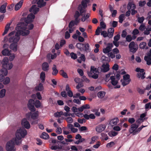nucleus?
<instances>
[{"mask_svg":"<svg viewBox=\"0 0 151 151\" xmlns=\"http://www.w3.org/2000/svg\"><path fill=\"white\" fill-rule=\"evenodd\" d=\"M147 43L145 42H141L139 45V47L141 49H147L148 48L147 46H146Z\"/></svg>","mask_w":151,"mask_h":151,"instance_id":"nucleus-29","label":"nucleus"},{"mask_svg":"<svg viewBox=\"0 0 151 151\" xmlns=\"http://www.w3.org/2000/svg\"><path fill=\"white\" fill-rule=\"evenodd\" d=\"M128 122L131 124H133L135 121V119L133 118H129L128 119Z\"/></svg>","mask_w":151,"mask_h":151,"instance_id":"nucleus-59","label":"nucleus"},{"mask_svg":"<svg viewBox=\"0 0 151 151\" xmlns=\"http://www.w3.org/2000/svg\"><path fill=\"white\" fill-rule=\"evenodd\" d=\"M35 106L38 108L40 107L41 104L40 101L38 100H36L35 101L32 99H30L27 104L29 110L31 111H35L36 109L34 107Z\"/></svg>","mask_w":151,"mask_h":151,"instance_id":"nucleus-3","label":"nucleus"},{"mask_svg":"<svg viewBox=\"0 0 151 151\" xmlns=\"http://www.w3.org/2000/svg\"><path fill=\"white\" fill-rule=\"evenodd\" d=\"M145 72L142 73H138L137 74V77L139 78H140L141 79H143L145 78Z\"/></svg>","mask_w":151,"mask_h":151,"instance_id":"nucleus-41","label":"nucleus"},{"mask_svg":"<svg viewBox=\"0 0 151 151\" xmlns=\"http://www.w3.org/2000/svg\"><path fill=\"white\" fill-rule=\"evenodd\" d=\"M6 90L4 89L1 90L0 92V97L1 98L4 97L5 94Z\"/></svg>","mask_w":151,"mask_h":151,"instance_id":"nucleus-43","label":"nucleus"},{"mask_svg":"<svg viewBox=\"0 0 151 151\" xmlns=\"http://www.w3.org/2000/svg\"><path fill=\"white\" fill-rule=\"evenodd\" d=\"M129 48L130 51L133 53L135 52L137 50L138 48V46L136 45L134 42H131L129 45Z\"/></svg>","mask_w":151,"mask_h":151,"instance_id":"nucleus-11","label":"nucleus"},{"mask_svg":"<svg viewBox=\"0 0 151 151\" xmlns=\"http://www.w3.org/2000/svg\"><path fill=\"white\" fill-rule=\"evenodd\" d=\"M90 0H83L78 7V9H86L88 6L90 5Z\"/></svg>","mask_w":151,"mask_h":151,"instance_id":"nucleus-9","label":"nucleus"},{"mask_svg":"<svg viewBox=\"0 0 151 151\" xmlns=\"http://www.w3.org/2000/svg\"><path fill=\"white\" fill-rule=\"evenodd\" d=\"M101 143L100 142L98 141L96 144L93 146V147L95 149H98L101 145Z\"/></svg>","mask_w":151,"mask_h":151,"instance_id":"nucleus-49","label":"nucleus"},{"mask_svg":"<svg viewBox=\"0 0 151 151\" xmlns=\"http://www.w3.org/2000/svg\"><path fill=\"white\" fill-rule=\"evenodd\" d=\"M127 9H135L136 6L133 1L129 2L127 5Z\"/></svg>","mask_w":151,"mask_h":151,"instance_id":"nucleus-19","label":"nucleus"},{"mask_svg":"<svg viewBox=\"0 0 151 151\" xmlns=\"http://www.w3.org/2000/svg\"><path fill=\"white\" fill-rule=\"evenodd\" d=\"M37 6L39 7H42L45 6L46 2L44 1L43 0H39L37 2Z\"/></svg>","mask_w":151,"mask_h":151,"instance_id":"nucleus-24","label":"nucleus"},{"mask_svg":"<svg viewBox=\"0 0 151 151\" xmlns=\"http://www.w3.org/2000/svg\"><path fill=\"white\" fill-rule=\"evenodd\" d=\"M42 70L44 71H47L49 70V65L47 63H43L42 64Z\"/></svg>","mask_w":151,"mask_h":151,"instance_id":"nucleus-25","label":"nucleus"},{"mask_svg":"<svg viewBox=\"0 0 151 151\" xmlns=\"http://www.w3.org/2000/svg\"><path fill=\"white\" fill-rule=\"evenodd\" d=\"M7 70L8 69L6 68H3L0 70L1 74L5 76H7L8 73Z\"/></svg>","mask_w":151,"mask_h":151,"instance_id":"nucleus-32","label":"nucleus"},{"mask_svg":"<svg viewBox=\"0 0 151 151\" xmlns=\"http://www.w3.org/2000/svg\"><path fill=\"white\" fill-rule=\"evenodd\" d=\"M125 15L124 14H122L120 15L119 17V22L120 23H122L124 20Z\"/></svg>","mask_w":151,"mask_h":151,"instance_id":"nucleus-40","label":"nucleus"},{"mask_svg":"<svg viewBox=\"0 0 151 151\" xmlns=\"http://www.w3.org/2000/svg\"><path fill=\"white\" fill-rule=\"evenodd\" d=\"M10 81V79L8 77H6L4 78L3 81V83L4 85H6L9 84Z\"/></svg>","mask_w":151,"mask_h":151,"instance_id":"nucleus-42","label":"nucleus"},{"mask_svg":"<svg viewBox=\"0 0 151 151\" xmlns=\"http://www.w3.org/2000/svg\"><path fill=\"white\" fill-rule=\"evenodd\" d=\"M144 69H140V68H136L135 71L137 72H139V73H144Z\"/></svg>","mask_w":151,"mask_h":151,"instance_id":"nucleus-56","label":"nucleus"},{"mask_svg":"<svg viewBox=\"0 0 151 151\" xmlns=\"http://www.w3.org/2000/svg\"><path fill=\"white\" fill-rule=\"evenodd\" d=\"M83 117L86 119L88 120L90 119H94L95 118L96 116L93 114H91L89 115L85 114L83 116Z\"/></svg>","mask_w":151,"mask_h":151,"instance_id":"nucleus-20","label":"nucleus"},{"mask_svg":"<svg viewBox=\"0 0 151 151\" xmlns=\"http://www.w3.org/2000/svg\"><path fill=\"white\" fill-rule=\"evenodd\" d=\"M99 68H98L97 70V68H95L94 66H91V67L90 71L88 72V74L89 76L91 77L94 79H97L98 78L99 76L96 73L98 72H98V70Z\"/></svg>","mask_w":151,"mask_h":151,"instance_id":"nucleus-4","label":"nucleus"},{"mask_svg":"<svg viewBox=\"0 0 151 151\" xmlns=\"http://www.w3.org/2000/svg\"><path fill=\"white\" fill-rule=\"evenodd\" d=\"M21 124L23 127L27 129H29L30 127V125L29 122L25 118H24L22 120Z\"/></svg>","mask_w":151,"mask_h":151,"instance_id":"nucleus-14","label":"nucleus"},{"mask_svg":"<svg viewBox=\"0 0 151 151\" xmlns=\"http://www.w3.org/2000/svg\"><path fill=\"white\" fill-rule=\"evenodd\" d=\"M85 12L83 13V14L82 16V17L81 18V21L83 22H85L86 20L88 19L90 16V14H88L86 15H84V14L86 12V10H84Z\"/></svg>","mask_w":151,"mask_h":151,"instance_id":"nucleus-31","label":"nucleus"},{"mask_svg":"<svg viewBox=\"0 0 151 151\" xmlns=\"http://www.w3.org/2000/svg\"><path fill=\"white\" fill-rule=\"evenodd\" d=\"M9 48L13 52L17 50V43H12L9 45Z\"/></svg>","mask_w":151,"mask_h":151,"instance_id":"nucleus-18","label":"nucleus"},{"mask_svg":"<svg viewBox=\"0 0 151 151\" xmlns=\"http://www.w3.org/2000/svg\"><path fill=\"white\" fill-rule=\"evenodd\" d=\"M145 19V18L144 17H139L138 18V21L140 23H142Z\"/></svg>","mask_w":151,"mask_h":151,"instance_id":"nucleus-57","label":"nucleus"},{"mask_svg":"<svg viewBox=\"0 0 151 151\" xmlns=\"http://www.w3.org/2000/svg\"><path fill=\"white\" fill-rule=\"evenodd\" d=\"M101 59L103 61L109 62L110 61V59L109 57H106L105 55H103L101 57Z\"/></svg>","mask_w":151,"mask_h":151,"instance_id":"nucleus-48","label":"nucleus"},{"mask_svg":"<svg viewBox=\"0 0 151 151\" xmlns=\"http://www.w3.org/2000/svg\"><path fill=\"white\" fill-rule=\"evenodd\" d=\"M90 108V105L88 104H86L83 105L81 107L78 108V111L82 112L84 109H89Z\"/></svg>","mask_w":151,"mask_h":151,"instance_id":"nucleus-21","label":"nucleus"},{"mask_svg":"<svg viewBox=\"0 0 151 151\" xmlns=\"http://www.w3.org/2000/svg\"><path fill=\"white\" fill-rule=\"evenodd\" d=\"M132 40V37L131 35H128L126 37V41L129 42H130Z\"/></svg>","mask_w":151,"mask_h":151,"instance_id":"nucleus-52","label":"nucleus"},{"mask_svg":"<svg viewBox=\"0 0 151 151\" xmlns=\"http://www.w3.org/2000/svg\"><path fill=\"white\" fill-rule=\"evenodd\" d=\"M10 52L8 49L6 48L2 50L1 53L4 56H9L11 54Z\"/></svg>","mask_w":151,"mask_h":151,"instance_id":"nucleus-23","label":"nucleus"},{"mask_svg":"<svg viewBox=\"0 0 151 151\" xmlns=\"http://www.w3.org/2000/svg\"><path fill=\"white\" fill-rule=\"evenodd\" d=\"M111 50H110L109 47L107 46L106 48L103 49V52L105 53L108 54Z\"/></svg>","mask_w":151,"mask_h":151,"instance_id":"nucleus-46","label":"nucleus"},{"mask_svg":"<svg viewBox=\"0 0 151 151\" xmlns=\"http://www.w3.org/2000/svg\"><path fill=\"white\" fill-rule=\"evenodd\" d=\"M27 130L24 128H20L18 129L16 133V136L22 138H24L27 134Z\"/></svg>","mask_w":151,"mask_h":151,"instance_id":"nucleus-7","label":"nucleus"},{"mask_svg":"<svg viewBox=\"0 0 151 151\" xmlns=\"http://www.w3.org/2000/svg\"><path fill=\"white\" fill-rule=\"evenodd\" d=\"M149 108L150 109H151V103L150 102L146 104L145 106V109H148Z\"/></svg>","mask_w":151,"mask_h":151,"instance_id":"nucleus-60","label":"nucleus"},{"mask_svg":"<svg viewBox=\"0 0 151 151\" xmlns=\"http://www.w3.org/2000/svg\"><path fill=\"white\" fill-rule=\"evenodd\" d=\"M63 112L62 111H60V112H57L54 114V116L56 117H59L61 115H63Z\"/></svg>","mask_w":151,"mask_h":151,"instance_id":"nucleus-47","label":"nucleus"},{"mask_svg":"<svg viewBox=\"0 0 151 151\" xmlns=\"http://www.w3.org/2000/svg\"><path fill=\"white\" fill-rule=\"evenodd\" d=\"M83 46H84L83 48V50H84L85 52H88L90 51V46L88 43H87L86 44H84Z\"/></svg>","mask_w":151,"mask_h":151,"instance_id":"nucleus-30","label":"nucleus"},{"mask_svg":"<svg viewBox=\"0 0 151 151\" xmlns=\"http://www.w3.org/2000/svg\"><path fill=\"white\" fill-rule=\"evenodd\" d=\"M114 145V142H111L107 144L106 147L108 148H110L112 147Z\"/></svg>","mask_w":151,"mask_h":151,"instance_id":"nucleus-58","label":"nucleus"},{"mask_svg":"<svg viewBox=\"0 0 151 151\" xmlns=\"http://www.w3.org/2000/svg\"><path fill=\"white\" fill-rule=\"evenodd\" d=\"M84 44L81 43H77L76 45L77 48H78L80 50V51H82L83 50V46Z\"/></svg>","mask_w":151,"mask_h":151,"instance_id":"nucleus-34","label":"nucleus"},{"mask_svg":"<svg viewBox=\"0 0 151 151\" xmlns=\"http://www.w3.org/2000/svg\"><path fill=\"white\" fill-rule=\"evenodd\" d=\"M101 31V29L99 27H98L95 31V34L96 35H99L100 34V32Z\"/></svg>","mask_w":151,"mask_h":151,"instance_id":"nucleus-55","label":"nucleus"},{"mask_svg":"<svg viewBox=\"0 0 151 151\" xmlns=\"http://www.w3.org/2000/svg\"><path fill=\"white\" fill-rule=\"evenodd\" d=\"M52 74L53 76L56 75L58 72V70L57 69L56 65H53V67L52 68Z\"/></svg>","mask_w":151,"mask_h":151,"instance_id":"nucleus-28","label":"nucleus"},{"mask_svg":"<svg viewBox=\"0 0 151 151\" xmlns=\"http://www.w3.org/2000/svg\"><path fill=\"white\" fill-rule=\"evenodd\" d=\"M70 56L72 58L76 59L77 58V55L76 54L72 52L70 54Z\"/></svg>","mask_w":151,"mask_h":151,"instance_id":"nucleus-53","label":"nucleus"},{"mask_svg":"<svg viewBox=\"0 0 151 151\" xmlns=\"http://www.w3.org/2000/svg\"><path fill=\"white\" fill-rule=\"evenodd\" d=\"M84 11V10H77L76 11L74 15L75 20L71 21L70 22L68 26L69 28L72 27L75 24L77 25L79 22L80 20L78 18L80 15H83V13L85 12Z\"/></svg>","mask_w":151,"mask_h":151,"instance_id":"nucleus-2","label":"nucleus"},{"mask_svg":"<svg viewBox=\"0 0 151 151\" xmlns=\"http://www.w3.org/2000/svg\"><path fill=\"white\" fill-rule=\"evenodd\" d=\"M38 116V111H36L32 114L31 112H30L26 114V117L28 120H30L31 118L33 119H37Z\"/></svg>","mask_w":151,"mask_h":151,"instance_id":"nucleus-10","label":"nucleus"},{"mask_svg":"<svg viewBox=\"0 0 151 151\" xmlns=\"http://www.w3.org/2000/svg\"><path fill=\"white\" fill-rule=\"evenodd\" d=\"M35 90L36 91H41L43 89V85L42 84L40 83L38 86H37L35 87Z\"/></svg>","mask_w":151,"mask_h":151,"instance_id":"nucleus-33","label":"nucleus"},{"mask_svg":"<svg viewBox=\"0 0 151 151\" xmlns=\"http://www.w3.org/2000/svg\"><path fill=\"white\" fill-rule=\"evenodd\" d=\"M22 138L20 137H18L16 136V137L13 138L11 140L15 143V144L17 145H20L22 144Z\"/></svg>","mask_w":151,"mask_h":151,"instance_id":"nucleus-15","label":"nucleus"},{"mask_svg":"<svg viewBox=\"0 0 151 151\" xmlns=\"http://www.w3.org/2000/svg\"><path fill=\"white\" fill-rule=\"evenodd\" d=\"M146 4V1H140L139 3V5L140 6H143Z\"/></svg>","mask_w":151,"mask_h":151,"instance_id":"nucleus-64","label":"nucleus"},{"mask_svg":"<svg viewBox=\"0 0 151 151\" xmlns=\"http://www.w3.org/2000/svg\"><path fill=\"white\" fill-rule=\"evenodd\" d=\"M139 126V124H133L130 126V127L129 129V132L130 134H132L133 135H135L139 133V131L138 129Z\"/></svg>","mask_w":151,"mask_h":151,"instance_id":"nucleus-6","label":"nucleus"},{"mask_svg":"<svg viewBox=\"0 0 151 151\" xmlns=\"http://www.w3.org/2000/svg\"><path fill=\"white\" fill-rule=\"evenodd\" d=\"M109 57H111V58H115V56L114 54L112 52L109 53L107 54Z\"/></svg>","mask_w":151,"mask_h":151,"instance_id":"nucleus-61","label":"nucleus"},{"mask_svg":"<svg viewBox=\"0 0 151 151\" xmlns=\"http://www.w3.org/2000/svg\"><path fill=\"white\" fill-rule=\"evenodd\" d=\"M99 139V137L97 136H95L91 138V141L89 143L90 144H93Z\"/></svg>","mask_w":151,"mask_h":151,"instance_id":"nucleus-35","label":"nucleus"},{"mask_svg":"<svg viewBox=\"0 0 151 151\" xmlns=\"http://www.w3.org/2000/svg\"><path fill=\"white\" fill-rule=\"evenodd\" d=\"M40 77L41 80L42 81V82H43L45 81V74L44 72L42 71L40 75Z\"/></svg>","mask_w":151,"mask_h":151,"instance_id":"nucleus-44","label":"nucleus"},{"mask_svg":"<svg viewBox=\"0 0 151 151\" xmlns=\"http://www.w3.org/2000/svg\"><path fill=\"white\" fill-rule=\"evenodd\" d=\"M110 79L111 81V83L113 85L115 86L117 85L115 87V88H119L120 87V85H117L118 83V80L117 79L116 80L115 76H111L110 77Z\"/></svg>","mask_w":151,"mask_h":151,"instance_id":"nucleus-12","label":"nucleus"},{"mask_svg":"<svg viewBox=\"0 0 151 151\" xmlns=\"http://www.w3.org/2000/svg\"><path fill=\"white\" fill-rule=\"evenodd\" d=\"M24 0H21L15 6L14 9H19L22 7Z\"/></svg>","mask_w":151,"mask_h":151,"instance_id":"nucleus-26","label":"nucleus"},{"mask_svg":"<svg viewBox=\"0 0 151 151\" xmlns=\"http://www.w3.org/2000/svg\"><path fill=\"white\" fill-rule=\"evenodd\" d=\"M1 63L2 68H6L8 70L11 69L13 66L12 63L9 62L8 58L7 57H5L2 60Z\"/></svg>","mask_w":151,"mask_h":151,"instance_id":"nucleus-5","label":"nucleus"},{"mask_svg":"<svg viewBox=\"0 0 151 151\" xmlns=\"http://www.w3.org/2000/svg\"><path fill=\"white\" fill-rule=\"evenodd\" d=\"M119 121V119L117 118H114L110 121V124L111 126H113L116 125Z\"/></svg>","mask_w":151,"mask_h":151,"instance_id":"nucleus-22","label":"nucleus"},{"mask_svg":"<svg viewBox=\"0 0 151 151\" xmlns=\"http://www.w3.org/2000/svg\"><path fill=\"white\" fill-rule=\"evenodd\" d=\"M15 55L14 54H12L9 57V60L10 61H12L14 59Z\"/></svg>","mask_w":151,"mask_h":151,"instance_id":"nucleus-63","label":"nucleus"},{"mask_svg":"<svg viewBox=\"0 0 151 151\" xmlns=\"http://www.w3.org/2000/svg\"><path fill=\"white\" fill-rule=\"evenodd\" d=\"M106 128V126L104 124H100L96 127V130L98 132H101L103 131Z\"/></svg>","mask_w":151,"mask_h":151,"instance_id":"nucleus-17","label":"nucleus"},{"mask_svg":"<svg viewBox=\"0 0 151 151\" xmlns=\"http://www.w3.org/2000/svg\"><path fill=\"white\" fill-rule=\"evenodd\" d=\"M59 73L64 78H68V75L63 70H61L59 71Z\"/></svg>","mask_w":151,"mask_h":151,"instance_id":"nucleus-36","label":"nucleus"},{"mask_svg":"<svg viewBox=\"0 0 151 151\" xmlns=\"http://www.w3.org/2000/svg\"><path fill=\"white\" fill-rule=\"evenodd\" d=\"M7 3L6 2L1 6L0 7V9H6Z\"/></svg>","mask_w":151,"mask_h":151,"instance_id":"nucleus-54","label":"nucleus"},{"mask_svg":"<svg viewBox=\"0 0 151 151\" xmlns=\"http://www.w3.org/2000/svg\"><path fill=\"white\" fill-rule=\"evenodd\" d=\"M65 120L69 123H72L73 122V119L71 117H68L65 118Z\"/></svg>","mask_w":151,"mask_h":151,"instance_id":"nucleus-51","label":"nucleus"},{"mask_svg":"<svg viewBox=\"0 0 151 151\" xmlns=\"http://www.w3.org/2000/svg\"><path fill=\"white\" fill-rule=\"evenodd\" d=\"M144 59L147 62V64L150 65L151 64V48L149 52L147 54V55L145 56Z\"/></svg>","mask_w":151,"mask_h":151,"instance_id":"nucleus-13","label":"nucleus"},{"mask_svg":"<svg viewBox=\"0 0 151 151\" xmlns=\"http://www.w3.org/2000/svg\"><path fill=\"white\" fill-rule=\"evenodd\" d=\"M105 92L104 91H99L97 94L98 96L100 98H103L105 95Z\"/></svg>","mask_w":151,"mask_h":151,"instance_id":"nucleus-39","label":"nucleus"},{"mask_svg":"<svg viewBox=\"0 0 151 151\" xmlns=\"http://www.w3.org/2000/svg\"><path fill=\"white\" fill-rule=\"evenodd\" d=\"M122 82V84L123 86L128 84L130 82V80H125L123 79V80H121V81Z\"/></svg>","mask_w":151,"mask_h":151,"instance_id":"nucleus-38","label":"nucleus"},{"mask_svg":"<svg viewBox=\"0 0 151 151\" xmlns=\"http://www.w3.org/2000/svg\"><path fill=\"white\" fill-rule=\"evenodd\" d=\"M35 17L34 15L32 13L28 15L27 18L25 19V22L26 23L24 26H21L20 30L18 31L16 33L14 32L13 31L9 34V36L10 37L8 40L9 42L17 43L20 38V35L24 36L28 35L29 33V31L28 30H26L27 28V23L32 22Z\"/></svg>","mask_w":151,"mask_h":151,"instance_id":"nucleus-1","label":"nucleus"},{"mask_svg":"<svg viewBox=\"0 0 151 151\" xmlns=\"http://www.w3.org/2000/svg\"><path fill=\"white\" fill-rule=\"evenodd\" d=\"M11 23L12 22H11L10 23H8L6 24V26L5 27L4 31L2 34V35L3 36H4L7 33L9 29V28H10V25L11 24Z\"/></svg>","mask_w":151,"mask_h":151,"instance_id":"nucleus-27","label":"nucleus"},{"mask_svg":"<svg viewBox=\"0 0 151 151\" xmlns=\"http://www.w3.org/2000/svg\"><path fill=\"white\" fill-rule=\"evenodd\" d=\"M110 11L111 13V16L113 17H115L117 13L116 10H110Z\"/></svg>","mask_w":151,"mask_h":151,"instance_id":"nucleus-50","label":"nucleus"},{"mask_svg":"<svg viewBox=\"0 0 151 151\" xmlns=\"http://www.w3.org/2000/svg\"><path fill=\"white\" fill-rule=\"evenodd\" d=\"M40 137L44 139H47L49 138L48 134L46 132H43L40 136Z\"/></svg>","mask_w":151,"mask_h":151,"instance_id":"nucleus-37","label":"nucleus"},{"mask_svg":"<svg viewBox=\"0 0 151 151\" xmlns=\"http://www.w3.org/2000/svg\"><path fill=\"white\" fill-rule=\"evenodd\" d=\"M118 134V132L115 131H112L108 133V135L110 137L115 136L116 135Z\"/></svg>","mask_w":151,"mask_h":151,"instance_id":"nucleus-45","label":"nucleus"},{"mask_svg":"<svg viewBox=\"0 0 151 151\" xmlns=\"http://www.w3.org/2000/svg\"><path fill=\"white\" fill-rule=\"evenodd\" d=\"M109 70V65L108 63L103 64L101 66V71L103 73H106Z\"/></svg>","mask_w":151,"mask_h":151,"instance_id":"nucleus-16","label":"nucleus"},{"mask_svg":"<svg viewBox=\"0 0 151 151\" xmlns=\"http://www.w3.org/2000/svg\"><path fill=\"white\" fill-rule=\"evenodd\" d=\"M14 142L10 140L8 142L6 145V149L7 151H16Z\"/></svg>","mask_w":151,"mask_h":151,"instance_id":"nucleus-8","label":"nucleus"},{"mask_svg":"<svg viewBox=\"0 0 151 151\" xmlns=\"http://www.w3.org/2000/svg\"><path fill=\"white\" fill-rule=\"evenodd\" d=\"M120 36L119 34H117L116 36H115L114 37V41H117L120 39Z\"/></svg>","mask_w":151,"mask_h":151,"instance_id":"nucleus-62","label":"nucleus"}]
</instances>
